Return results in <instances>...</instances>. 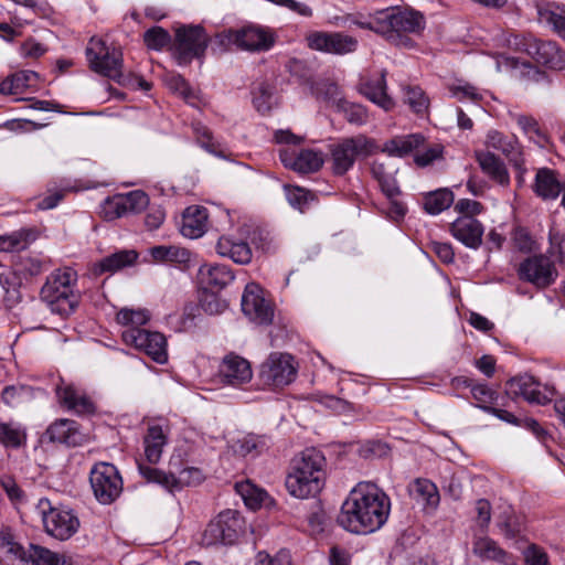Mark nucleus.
<instances>
[{
  "label": "nucleus",
  "instance_id": "f257e3e1",
  "mask_svg": "<svg viewBox=\"0 0 565 565\" xmlns=\"http://www.w3.org/2000/svg\"><path fill=\"white\" fill-rule=\"evenodd\" d=\"M390 509V498L376 484L360 482L343 502L337 522L349 532L369 534L385 524Z\"/></svg>",
  "mask_w": 565,
  "mask_h": 565
},
{
  "label": "nucleus",
  "instance_id": "f03ea898",
  "mask_svg": "<svg viewBox=\"0 0 565 565\" xmlns=\"http://www.w3.org/2000/svg\"><path fill=\"white\" fill-rule=\"evenodd\" d=\"M349 20L361 29L375 32L401 49H413L416 43L412 34H420L425 29L423 14L413 10H402L399 7L377 10L367 19L356 14Z\"/></svg>",
  "mask_w": 565,
  "mask_h": 565
},
{
  "label": "nucleus",
  "instance_id": "7ed1b4c3",
  "mask_svg": "<svg viewBox=\"0 0 565 565\" xmlns=\"http://www.w3.org/2000/svg\"><path fill=\"white\" fill-rule=\"evenodd\" d=\"M327 460L317 448H306L290 463L286 488L296 498L316 497L323 488Z\"/></svg>",
  "mask_w": 565,
  "mask_h": 565
},
{
  "label": "nucleus",
  "instance_id": "20e7f679",
  "mask_svg": "<svg viewBox=\"0 0 565 565\" xmlns=\"http://www.w3.org/2000/svg\"><path fill=\"white\" fill-rule=\"evenodd\" d=\"M277 143L286 145L279 149V159L285 168L307 174L320 170L324 159L321 151L312 149L296 150L290 146L299 145L303 138L292 134L290 130H277L275 132Z\"/></svg>",
  "mask_w": 565,
  "mask_h": 565
},
{
  "label": "nucleus",
  "instance_id": "39448f33",
  "mask_svg": "<svg viewBox=\"0 0 565 565\" xmlns=\"http://www.w3.org/2000/svg\"><path fill=\"white\" fill-rule=\"evenodd\" d=\"M210 43V36L201 24H181L174 30L170 50L180 65L202 60Z\"/></svg>",
  "mask_w": 565,
  "mask_h": 565
},
{
  "label": "nucleus",
  "instance_id": "423d86ee",
  "mask_svg": "<svg viewBox=\"0 0 565 565\" xmlns=\"http://www.w3.org/2000/svg\"><path fill=\"white\" fill-rule=\"evenodd\" d=\"M86 57L93 72L120 85L127 84L122 74L124 58L120 49L108 47L105 41L92 38L86 47Z\"/></svg>",
  "mask_w": 565,
  "mask_h": 565
},
{
  "label": "nucleus",
  "instance_id": "0eeeda50",
  "mask_svg": "<svg viewBox=\"0 0 565 565\" xmlns=\"http://www.w3.org/2000/svg\"><path fill=\"white\" fill-rule=\"evenodd\" d=\"M297 373L298 364L291 354L271 352L259 366L258 380L264 387L279 390L291 384Z\"/></svg>",
  "mask_w": 565,
  "mask_h": 565
},
{
  "label": "nucleus",
  "instance_id": "6e6552de",
  "mask_svg": "<svg viewBox=\"0 0 565 565\" xmlns=\"http://www.w3.org/2000/svg\"><path fill=\"white\" fill-rule=\"evenodd\" d=\"M216 39L221 45L234 43L244 51L266 52L275 45L277 36L269 28L248 24L238 30H230L226 34H217Z\"/></svg>",
  "mask_w": 565,
  "mask_h": 565
},
{
  "label": "nucleus",
  "instance_id": "1a4fd4ad",
  "mask_svg": "<svg viewBox=\"0 0 565 565\" xmlns=\"http://www.w3.org/2000/svg\"><path fill=\"white\" fill-rule=\"evenodd\" d=\"M374 148V141L364 135L344 138L330 146L333 173L337 175L345 174L353 167L358 157H369L373 153Z\"/></svg>",
  "mask_w": 565,
  "mask_h": 565
},
{
  "label": "nucleus",
  "instance_id": "9d476101",
  "mask_svg": "<svg viewBox=\"0 0 565 565\" xmlns=\"http://www.w3.org/2000/svg\"><path fill=\"white\" fill-rule=\"evenodd\" d=\"M518 46L520 51L531 56L539 65L553 71L565 70V51L554 41L527 35L518 42Z\"/></svg>",
  "mask_w": 565,
  "mask_h": 565
},
{
  "label": "nucleus",
  "instance_id": "9b49d317",
  "mask_svg": "<svg viewBox=\"0 0 565 565\" xmlns=\"http://www.w3.org/2000/svg\"><path fill=\"white\" fill-rule=\"evenodd\" d=\"M90 487L96 500L102 504L113 503L122 491V480L114 465L96 463L90 470Z\"/></svg>",
  "mask_w": 565,
  "mask_h": 565
},
{
  "label": "nucleus",
  "instance_id": "f8f14e48",
  "mask_svg": "<svg viewBox=\"0 0 565 565\" xmlns=\"http://www.w3.org/2000/svg\"><path fill=\"white\" fill-rule=\"evenodd\" d=\"M36 509L42 515L46 533L51 536L63 541L76 533L79 521L71 511L53 508L47 499H41Z\"/></svg>",
  "mask_w": 565,
  "mask_h": 565
},
{
  "label": "nucleus",
  "instance_id": "ddd939ff",
  "mask_svg": "<svg viewBox=\"0 0 565 565\" xmlns=\"http://www.w3.org/2000/svg\"><path fill=\"white\" fill-rule=\"evenodd\" d=\"M140 473L148 480L157 482L169 490H179L183 487L198 486L204 480V475L199 468L188 467L179 472L166 473L157 468L139 463Z\"/></svg>",
  "mask_w": 565,
  "mask_h": 565
},
{
  "label": "nucleus",
  "instance_id": "4468645a",
  "mask_svg": "<svg viewBox=\"0 0 565 565\" xmlns=\"http://www.w3.org/2000/svg\"><path fill=\"white\" fill-rule=\"evenodd\" d=\"M242 310L258 324H269L274 318V308L266 298L262 285H246L242 296Z\"/></svg>",
  "mask_w": 565,
  "mask_h": 565
},
{
  "label": "nucleus",
  "instance_id": "2eb2a0df",
  "mask_svg": "<svg viewBox=\"0 0 565 565\" xmlns=\"http://www.w3.org/2000/svg\"><path fill=\"white\" fill-rule=\"evenodd\" d=\"M307 42L311 50L335 55L352 53L358 47V40L342 32L315 31L308 34Z\"/></svg>",
  "mask_w": 565,
  "mask_h": 565
},
{
  "label": "nucleus",
  "instance_id": "dca6fc26",
  "mask_svg": "<svg viewBox=\"0 0 565 565\" xmlns=\"http://www.w3.org/2000/svg\"><path fill=\"white\" fill-rule=\"evenodd\" d=\"M124 339L143 351L157 363L163 364L168 360L167 340L160 332H151L145 329H131L124 333Z\"/></svg>",
  "mask_w": 565,
  "mask_h": 565
},
{
  "label": "nucleus",
  "instance_id": "f3484780",
  "mask_svg": "<svg viewBox=\"0 0 565 565\" xmlns=\"http://www.w3.org/2000/svg\"><path fill=\"white\" fill-rule=\"evenodd\" d=\"M518 274L521 280L527 282H553L557 278L554 262L544 254L524 259L518 268Z\"/></svg>",
  "mask_w": 565,
  "mask_h": 565
},
{
  "label": "nucleus",
  "instance_id": "a211bd4d",
  "mask_svg": "<svg viewBox=\"0 0 565 565\" xmlns=\"http://www.w3.org/2000/svg\"><path fill=\"white\" fill-rule=\"evenodd\" d=\"M40 297L52 312L65 316L70 315L79 301V295L73 291L72 285H43Z\"/></svg>",
  "mask_w": 565,
  "mask_h": 565
},
{
  "label": "nucleus",
  "instance_id": "6ab92c4d",
  "mask_svg": "<svg viewBox=\"0 0 565 565\" xmlns=\"http://www.w3.org/2000/svg\"><path fill=\"white\" fill-rule=\"evenodd\" d=\"M218 376L224 384L239 386L252 380L253 371L246 359L231 352L223 358Z\"/></svg>",
  "mask_w": 565,
  "mask_h": 565
},
{
  "label": "nucleus",
  "instance_id": "aec40b11",
  "mask_svg": "<svg viewBox=\"0 0 565 565\" xmlns=\"http://www.w3.org/2000/svg\"><path fill=\"white\" fill-rule=\"evenodd\" d=\"M451 234L469 248H478L482 244L483 225L475 217L459 216L450 226Z\"/></svg>",
  "mask_w": 565,
  "mask_h": 565
},
{
  "label": "nucleus",
  "instance_id": "412c9836",
  "mask_svg": "<svg viewBox=\"0 0 565 565\" xmlns=\"http://www.w3.org/2000/svg\"><path fill=\"white\" fill-rule=\"evenodd\" d=\"M508 394L513 397L523 396L526 401L536 404H546L550 399L537 388L535 379L529 374L510 379L507 384Z\"/></svg>",
  "mask_w": 565,
  "mask_h": 565
},
{
  "label": "nucleus",
  "instance_id": "4be33fe9",
  "mask_svg": "<svg viewBox=\"0 0 565 565\" xmlns=\"http://www.w3.org/2000/svg\"><path fill=\"white\" fill-rule=\"evenodd\" d=\"M138 259V253L135 249H122L116 252L99 263L93 265L90 279L98 278L104 273H115L125 267L134 265Z\"/></svg>",
  "mask_w": 565,
  "mask_h": 565
},
{
  "label": "nucleus",
  "instance_id": "5701e85b",
  "mask_svg": "<svg viewBox=\"0 0 565 565\" xmlns=\"http://www.w3.org/2000/svg\"><path fill=\"white\" fill-rule=\"evenodd\" d=\"M46 436L53 443H60L68 447H75L83 441V435L78 430L76 422L58 419L46 429Z\"/></svg>",
  "mask_w": 565,
  "mask_h": 565
},
{
  "label": "nucleus",
  "instance_id": "b1692460",
  "mask_svg": "<svg viewBox=\"0 0 565 565\" xmlns=\"http://www.w3.org/2000/svg\"><path fill=\"white\" fill-rule=\"evenodd\" d=\"M206 209L192 205L185 209L182 214L181 234L189 238L201 237L206 230Z\"/></svg>",
  "mask_w": 565,
  "mask_h": 565
},
{
  "label": "nucleus",
  "instance_id": "393cba45",
  "mask_svg": "<svg viewBox=\"0 0 565 565\" xmlns=\"http://www.w3.org/2000/svg\"><path fill=\"white\" fill-rule=\"evenodd\" d=\"M385 71L381 73L377 79H367L359 85V92L384 110H391L394 107L393 99L386 93Z\"/></svg>",
  "mask_w": 565,
  "mask_h": 565
},
{
  "label": "nucleus",
  "instance_id": "a878e982",
  "mask_svg": "<svg viewBox=\"0 0 565 565\" xmlns=\"http://www.w3.org/2000/svg\"><path fill=\"white\" fill-rule=\"evenodd\" d=\"M476 160L481 170L488 174L493 181L501 185L510 182L509 172L504 162L490 151H476Z\"/></svg>",
  "mask_w": 565,
  "mask_h": 565
},
{
  "label": "nucleus",
  "instance_id": "bb28decb",
  "mask_svg": "<svg viewBox=\"0 0 565 565\" xmlns=\"http://www.w3.org/2000/svg\"><path fill=\"white\" fill-rule=\"evenodd\" d=\"M562 191L557 173L548 168L537 170L534 182V192L544 200L556 199Z\"/></svg>",
  "mask_w": 565,
  "mask_h": 565
},
{
  "label": "nucleus",
  "instance_id": "cd10ccee",
  "mask_svg": "<svg viewBox=\"0 0 565 565\" xmlns=\"http://www.w3.org/2000/svg\"><path fill=\"white\" fill-rule=\"evenodd\" d=\"M537 15L540 22L548 24L552 30L565 40V6L556 2H547L544 6H537Z\"/></svg>",
  "mask_w": 565,
  "mask_h": 565
},
{
  "label": "nucleus",
  "instance_id": "c85d7f7f",
  "mask_svg": "<svg viewBox=\"0 0 565 565\" xmlns=\"http://www.w3.org/2000/svg\"><path fill=\"white\" fill-rule=\"evenodd\" d=\"M216 249L221 256H227L237 264H248L253 256L252 249L246 242H235L227 236L220 237Z\"/></svg>",
  "mask_w": 565,
  "mask_h": 565
},
{
  "label": "nucleus",
  "instance_id": "c756f323",
  "mask_svg": "<svg viewBox=\"0 0 565 565\" xmlns=\"http://www.w3.org/2000/svg\"><path fill=\"white\" fill-rule=\"evenodd\" d=\"M472 553L482 561H495L509 565V554L490 537L476 539L472 545Z\"/></svg>",
  "mask_w": 565,
  "mask_h": 565
},
{
  "label": "nucleus",
  "instance_id": "7c9ffc66",
  "mask_svg": "<svg viewBox=\"0 0 565 565\" xmlns=\"http://www.w3.org/2000/svg\"><path fill=\"white\" fill-rule=\"evenodd\" d=\"M488 143L492 148L501 151L511 161H513L514 166L520 170V174L525 171V169L522 167V163L520 162L521 152L516 147L515 140L508 139L499 131H490L488 135ZM519 181H522V175L519 177Z\"/></svg>",
  "mask_w": 565,
  "mask_h": 565
},
{
  "label": "nucleus",
  "instance_id": "2f4dec72",
  "mask_svg": "<svg viewBox=\"0 0 565 565\" xmlns=\"http://www.w3.org/2000/svg\"><path fill=\"white\" fill-rule=\"evenodd\" d=\"M220 286L210 285L199 289L200 306L209 315H218L227 308V301L220 295Z\"/></svg>",
  "mask_w": 565,
  "mask_h": 565
},
{
  "label": "nucleus",
  "instance_id": "473e14b6",
  "mask_svg": "<svg viewBox=\"0 0 565 565\" xmlns=\"http://www.w3.org/2000/svg\"><path fill=\"white\" fill-rule=\"evenodd\" d=\"M425 141L420 134H413L406 137L393 138L384 143L383 151L391 157H405L417 149Z\"/></svg>",
  "mask_w": 565,
  "mask_h": 565
},
{
  "label": "nucleus",
  "instance_id": "72a5a7b5",
  "mask_svg": "<svg viewBox=\"0 0 565 565\" xmlns=\"http://www.w3.org/2000/svg\"><path fill=\"white\" fill-rule=\"evenodd\" d=\"M454 200V192L448 188H441L424 195L423 207L426 213L437 215L449 209Z\"/></svg>",
  "mask_w": 565,
  "mask_h": 565
},
{
  "label": "nucleus",
  "instance_id": "f704fd0d",
  "mask_svg": "<svg viewBox=\"0 0 565 565\" xmlns=\"http://www.w3.org/2000/svg\"><path fill=\"white\" fill-rule=\"evenodd\" d=\"M56 395L62 405L76 413H90L94 411L93 403L84 395H78L73 386H56Z\"/></svg>",
  "mask_w": 565,
  "mask_h": 565
},
{
  "label": "nucleus",
  "instance_id": "c9c22d12",
  "mask_svg": "<svg viewBox=\"0 0 565 565\" xmlns=\"http://www.w3.org/2000/svg\"><path fill=\"white\" fill-rule=\"evenodd\" d=\"M167 443L166 435L160 426H151L143 438L145 456L149 463H157Z\"/></svg>",
  "mask_w": 565,
  "mask_h": 565
},
{
  "label": "nucleus",
  "instance_id": "e433bc0d",
  "mask_svg": "<svg viewBox=\"0 0 565 565\" xmlns=\"http://www.w3.org/2000/svg\"><path fill=\"white\" fill-rule=\"evenodd\" d=\"M36 238V231L32 228H21L8 235H0V252H19Z\"/></svg>",
  "mask_w": 565,
  "mask_h": 565
},
{
  "label": "nucleus",
  "instance_id": "4c0bfd02",
  "mask_svg": "<svg viewBox=\"0 0 565 565\" xmlns=\"http://www.w3.org/2000/svg\"><path fill=\"white\" fill-rule=\"evenodd\" d=\"M411 494L426 505L436 508L439 503V493L437 487L428 479H416L409 486Z\"/></svg>",
  "mask_w": 565,
  "mask_h": 565
},
{
  "label": "nucleus",
  "instance_id": "58836bf2",
  "mask_svg": "<svg viewBox=\"0 0 565 565\" xmlns=\"http://www.w3.org/2000/svg\"><path fill=\"white\" fill-rule=\"evenodd\" d=\"M153 260L160 263H185L190 254L185 248L177 246L158 245L149 249Z\"/></svg>",
  "mask_w": 565,
  "mask_h": 565
},
{
  "label": "nucleus",
  "instance_id": "ea45409f",
  "mask_svg": "<svg viewBox=\"0 0 565 565\" xmlns=\"http://www.w3.org/2000/svg\"><path fill=\"white\" fill-rule=\"evenodd\" d=\"M234 274L227 265H207L199 268V282H231Z\"/></svg>",
  "mask_w": 565,
  "mask_h": 565
},
{
  "label": "nucleus",
  "instance_id": "a19ab883",
  "mask_svg": "<svg viewBox=\"0 0 565 565\" xmlns=\"http://www.w3.org/2000/svg\"><path fill=\"white\" fill-rule=\"evenodd\" d=\"M220 522L224 529L225 545L233 544L242 527V519L237 511L226 510L218 514Z\"/></svg>",
  "mask_w": 565,
  "mask_h": 565
},
{
  "label": "nucleus",
  "instance_id": "79ce46f5",
  "mask_svg": "<svg viewBox=\"0 0 565 565\" xmlns=\"http://www.w3.org/2000/svg\"><path fill=\"white\" fill-rule=\"evenodd\" d=\"M142 39L147 49L152 51H161L168 45L171 46L173 42L170 33L159 25H154L148 29L143 33Z\"/></svg>",
  "mask_w": 565,
  "mask_h": 565
},
{
  "label": "nucleus",
  "instance_id": "37998d69",
  "mask_svg": "<svg viewBox=\"0 0 565 565\" xmlns=\"http://www.w3.org/2000/svg\"><path fill=\"white\" fill-rule=\"evenodd\" d=\"M268 446V439L265 436L248 434L242 439L234 443L233 448L235 452L247 456L252 452H260Z\"/></svg>",
  "mask_w": 565,
  "mask_h": 565
},
{
  "label": "nucleus",
  "instance_id": "c03bdc74",
  "mask_svg": "<svg viewBox=\"0 0 565 565\" xmlns=\"http://www.w3.org/2000/svg\"><path fill=\"white\" fill-rule=\"evenodd\" d=\"M516 124L532 140L540 147H544L548 141L546 134L540 128L537 120L529 115H516Z\"/></svg>",
  "mask_w": 565,
  "mask_h": 565
},
{
  "label": "nucleus",
  "instance_id": "a18cd8bd",
  "mask_svg": "<svg viewBox=\"0 0 565 565\" xmlns=\"http://www.w3.org/2000/svg\"><path fill=\"white\" fill-rule=\"evenodd\" d=\"M285 191L290 205L300 212H303L310 202L317 199L313 192L296 185H285Z\"/></svg>",
  "mask_w": 565,
  "mask_h": 565
},
{
  "label": "nucleus",
  "instance_id": "49530a36",
  "mask_svg": "<svg viewBox=\"0 0 565 565\" xmlns=\"http://www.w3.org/2000/svg\"><path fill=\"white\" fill-rule=\"evenodd\" d=\"M236 489L244 499L245 504L253 510L260 508L265 500L268 498V494L265 490L256 488L250 482L236 484Z\"/></svg>",
  "mask_w": 565,
  "mask_h": 565
},
{
  "label": "nucleus",
  "instance_id": "de8ad7c7",
  "mask_svg": "<svg viewBox=\"0 0 565 565\" xmlns=\"http://www.w3.org/2000/svg\"><path fill=\"white\" fill-rule=\"evenodd\" d=\"M275 87L267 82H262L253 90V104L258 113L267 114L271 109Z\"/></svg>",
  "mask_w": 565,
  "mask_h": 565
},
{
  "label": "nucleus",
  "instance_id": "09e8293b",
  "mask_svg": "<svg viewBox=\"0 0 565 565\" xmlns=\"http://www.w3.org/2000/svg\"><path fill=\"white\" fill-rule=\"evenodd\" d=\"M405 103L417 115H424L429 106V98L418 86H408L405 90Z\"/></svg>",
  "mask_w": 565,
  "mask_h": 565
},
{
  "label": "nucleus",
  "instance_id": "8fccbe9b",
  "mask_svg": "<svg viewBox=\"0 0 565 565\" xmlns=\"http://www.w3.org/2000/svg\"><path fill=\"white\" fill-rule=\"evenodd\" d=\"M519 64L522 66L521 76L524 81L529 83H550L546 72L540 70L537 66L527 61L520 62L519 60H513L514 67H518Z\"/></svg>",
  "mask_w": 565,
  "mask_h": 565
},
{
  "label": "nucleus",
  "instance_id": "3c124183",
  "mask_svg": "<svg viewBox=\"0 0 565 565\" xmlns=\"http://www.w3.org/2000/svg\"><path fill=\"white\" fill-rule=\"evenodd\" d=\"M103 216L106 221H114L127 214L122 195L107 198L102 209Z\"/></svg>",
  "mask_w": 565,
  "mask_h": 565
},
{
  "label": "nucleus",
  "instance_id": "603ef678",
  "mask_svg": "<svg viewBox=\"0 0 565 565\" xmlns=\"http://www.w3.org/2000/svg\"><path fill=\"white\" fill-rule=\"evenodd\" d=\"M339 108L350 124L363 125L367 120L366 109L362 105L343 100L339 104Z\"/></svg>",
  "mask_w": 565,
  "mask_h": 565
},
{
  "label": "nucleus",
  "instance_id": "864d4df0",
  "mask_svg": "<svg viewBox=\"0 0 565 565\" xmlns=\"http://www.w3.org/2000/svg\"><path fill=\"white\" fill-rule=\"evenodd\" d=\"M127 213H140L149 204V196L141 190L131 191L122 195Z\"/></svg>",
  "mask_w": 565,
  "mask_h": 565
},
{
  "label": "nucleus",
  "instance_id": "5fc2aeb1",
  "mask_svg": "<svg viewBox=\"0 0 565 565\" xmlns=\"http://www.w3.org/2000/svg\"><path fill=\"white\" fill-rule=\"evenodd\" d=\"M25 438L24 433L12 424H0V443L7 447H19Z\"/></svg>",
  "mask_w": 565,
  "mask_h": 565
},
{
  "label": "nucleus",
  "instance_id": "6e6d98bb",
  "mask_svg": "<svg viewBox=\"0 0 565 565\" xmlns=\"http://www.w3.org/2000/svg\"><path fill=\"white\" fill-rule=\"evenodd\" d=\"M150 319V315L148 310H132L124 308L117 313V320L119 323L122 324H145Z\"/></svg>",
  "mask_w": 565,
  "mask_h": 565
},
{
  "label": "nucleus",
  "instance_id": "4d7b16f0",
  "mask_svg": "<svg viewBox=\"0 0 565 565\" xmlns=\"http://www.w3.org/2000/svg\"><path fill=\"white\" fill-rule=\"evenodd\" d=\"M203 542L206 545L225 544L224 529L222 527L218 515L206 526L203 533Z\"/></svg>",
  "mask_w": 565,
  "mask_h": 565
},
{
  "label": "nucleus",
  "instance_id": "13d9d810",
  "mask_svg": "<svg viewBox=\"0 0 565 565\" xmlns=\"http://www.w3.org/2000/svg\"><path fill=\"white\" fill-rule=\"evenodd\" d=\"M58 554L47 548L31 544L28 550L29 562L34 565H47L52 559H56Z\"/></svg>",
  "mask_w": 565,
  "mask_h": 565
},
{
  "label": "nucleus",
  "instance_id": "bf43d9fd",
  "mask_svg": "<svg viewBox=\"0 0 565 565\" xmlns=\"http://www.w3.org/2000/svg\"><path fill=\"white\" fill-rule=\"evenodd\" d=\"M515 247L523 253H530L534 249V239L524 227H516L512 234Z\"/></svg>",
  "mask_w": 565,
  "mask_h": 565
},
{
  "label": "nucleus",
  "instance_id": "052dcab7",
  "mask_svg": "<svg viewBox=\"0 0 565 565\" xmlns=\"http://www.w3.org/2000/svg\"><path fill=\"white\" fill-rule=\"evenodd\" d=\"M444 151V147L439 143L431 146L423 153H416L414 157V161L418 167H426L430 164L434 160L441 158Z\"/></svg>",
  "mask_w": 565,
  "mask_h": 565
},
{
  "label": "nucleus",
  "instance_id": "680f3d73",
  "mask_svg": "<svg viewBox=\"0 0 565 565\" xmlns=\"http://www.w3.org/2000/svg\"><path fill=\"white\" fill-rule=\"evenodd\" d=\"M455 211L462 214L461 216L473 217L475 215H478L483 211V206L478 201L460 199L455 204Z\"/></svg>",
  "mask_w": 565,
  "mask_h": 565
},
{
  "label": "nucleus",
  "instance_id": "e2e57ef3",
  "mask_svg": "<svg viewBox=\"0 0 565 565\" xmlns=\"http://www.w3.org/2000/svg\"><path fill=\"white\" fill-rule=\"evenodd\" d=\"M473 398L482 404H491L495 399V392L490 390L486 384H473L470 387Z\"/></svg>",
  "mask_w": 565,
  "mask_h": 565
},
{
  "label": "nucleus",
  "instance_id": "0e129e2a",
  "mask_svg": "<svg viewBox=\"0 0 565 565\" xmlns=\"http://www.w3.org/2000/svg\"><path fill=\"white\" fill-rule=\"evenodd\" d=\"M551 249L548 253L557 254L559 263L565 264V235L561 236L558 233H550Z\"/></svg>",
  "mask_w": 565,
  "mask_h": 565
},
{
  "label": "nucleus",
  "instance_id": "69168bd1",
  "mask_svg": "<svg viewBox=\"0 0 565 565\" xmlns=\"http://www.w3.org/2000/svg\"><path fill=\"white\" fill-rule=\"evenodd\" d=\"M257 559L259 565H290L289 554L280 552L275 557H270L266 553H258Z\"/></svg>",
  "mask_w": 565,
  "mask_h": 565
},
{
  "label": "nucleus",
  "instance_id": "338daca9",
  "mask_svg": "<svg viewBox=\"0 0 565 565\" xmlns=\"http://www.w3.org/2000/svg\"><path fill=\"white\" fill-rule=\"evenodd\" d=\"M330 565H350L351 555L350 553L339 546H332L329 554Z\"/></svg>",
  "mask_w": 565,
  "mask_h": 565
},
{
  "label": "nucleus",
  "instance_id": "774afa93",
  "mask_svg": "<svg viewBox=\"0 0 565 565\" xmlns=\"http://www.w3.org/2000/svg\"><path fill=\"white\" fill-rule=\"evenodd\" d=\"M526 565H547V555L532 545L525 553Z\"/></svg>",
  "mask_w": 565,
  "mask_h": 565
}]
</instances>
